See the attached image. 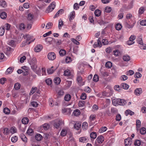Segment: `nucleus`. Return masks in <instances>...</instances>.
I'll return each mask as SVG.
<instances>
[{
	"instance_id": "54",
	"label": "nucleus",
	"mask_w": 146,
	"mask_h": 146,
	"mask_svg": "<svg viewBox=\"0 0 146 146\" xmlns=\"http://www.w3.org/2000/svg\"><path fill=\"white\" fill-rule=\"evenodd\" d=\"M99 80V76L96 74L94 75L93 78V80L95 82H97Z\"/></svg>"
},
{
	"instance_id": "20",
	"label": "nucleus",
	"mask_w": 146,
	"mask_h": 146,
	"mask_svg": "<svg viewBox=\"0 0 146 146\" xmlns=\"http://www.w3.org/2000/svg\"><path fill=\"white\" fill-rule=\"evenodd\" d=\"M36 139L38 141H40L42 138V136L39 134H36L35 136Z\"/></svg>"
},
{
	"instance_id": "37",
	"label": "nucleus",
	"mask_w": 146,
	"mask_h": 146,
	"mask_svg": "<svg viewBox=\"0 0 146 146\" xmlns=\"http://www.w3.org/2000/svg\"><path fill=\"white\" fill-rule=\"evenodd\" d=\"M85 102L84 101H80L78 103V106L80 107H82L84 106Z\"/></svg>"
},
{
	"instance_id": "34",
	"label": "nucleus",
	"mask_w": 146,
	"mask_h": 146,
	"mask_svg": "<svg viewBox=\"0 0 146 146\" xmlns=\"http://www.w3.org/2000/svg\"><path fill=\"white\" fill-rule=\"evenodd\" d=\"M90 137L91 138L95 139L97 137V134L96 133L92 132L90 134Z\"/></svg>"
},
{
	"instance_id": "51",
	"label": "nucleus",
	"mask_w": 146,
	"mask_h": 146,
	"mask_svg": "<svg viewBox=\"0 0 146 146\" xmlns=\"http://www.w3.org/2000/svg\"><path fill=\"white\" fill-rule=\"evenodd\" d=\"M102 42V44L104 45H107L109 43L107 39H103Z\"/></svg>"
},
{
	"instance_id": "49",
	"label": "nucleus",
	"mask_w": 146,
	"mask_h": 146,
	"mask_svg": "<svg viewBox=\"0 0 146 146\" xmlns=\"http://www.w3.org/2000/svg\"><path fill=\"white\" fill-rule=\"evenodd\" d=\"M141 123L139 120H137L136 121V128H139L141 126Z\"/></svg>"
},
{
	"instance_id": "31",
	"label": "nucleus",
	"mask_w": 146,
	"mask_h": 146,
	"mask_svg": "<svg viewBox=\"0 0 146 146\" xmlns=\"http://www.w3.org/2000/svg\"><path fill=\"white\" fill-rule=\"evenodd\" d=\"M140 133L142 135H144L146 133V129L143 127H142L140 130Z\"/></svg>"
},
{
	"instance_id": "30",
	"label": "nucleus",
	"mask_w": 146,
	"mask_h": 146,
	"mask_svg": "<svg viewBox=\"0 0 146 146\" xmlns=\"http://www.w3.org/2000/svg\"><path fill=\"white\" fill-rule=\"evenodd\" d=\"M82 128L84 129H86L88 127V123L87 122H84L82 125Z\"/></svg>"
},
{
	"instance_id": "47",
	"label": "nucleus",
	"mask_w": 146,
	"mask_h": 146,
	"mask_svg": "<svg viewBox=\"0 0 146 146\" xmlns=\"http://www.w3.org/2000/svg\"><path fill=\"white\" fill-rule=\"evenodd\" d=\"M18 140L17 137L15 136L13 137H12L11 138V141L12 142L15 143Z\"/></svg>"
},
{
	"instance_id": "61",
	"label": "nucleus",
	"mask_w": 146,
	"mask_h": 146,
	"mask_svg": "<svg viewBox=\"0 0 146 146\" xmlns=\"http://www.w3.org/2000/svg\"><path fill=\"white\" fill-rule=\"evenodd\" d=\"M136 37L135 36L131 35L129 38V40L131 42H133V41L135 39Z\"/></svg>"
},
{
	"instance_id": "24",
	"label": "nucleus",
	"mask_w": 146,
	"mask_h": 146,
	"mask_svg": "<svg viewBox=\"0 0 146 146\" xmlns=\"http://www.w3.org/2000/svg\"><path fill=\"white\" fill-rule=\"evenodd\" d=\"M21 87V85L19 83H17L14 84V88L15 90H19Z\"/></svg>"
},
{
	"instance_id": "14",
	"label": "nucleus",
	"mask_w": 146,
	"mask_h": 146,
	"mask_svg": "<svg viewBox=\"0 0 146 146\" xmlns=\"http://www.w3.org/2000/svg\"><path fill=\"white\" fill-rule=\"evenodd\" d=\"M81 127L80 123L76 122L74 125V127L77 130H78Z\"/></svg>"
},
{
	"instance_id": "32",
	"label": "nucleus",
	"mask_w": 146,
	"mask_h": 146,
	"mask_svg": "<svg viewBox=\"0 0 146 146\" xmlns=\"http://www.w3.org/2000/svg\"><path fill=\"white\" fill-rule=\"evenodd\" d=\"M5 32L4 27L3 26L1 27L0 28V36H3Z\"/></svg>"
},
{
	"instance_id": "15",
	"label": "nucleus",
	"mask_w": 146,
	"mask_h": 146,
	"mask_svg": "<svg viewBox=\"0 0 146 146\" xmlns=\"http://www.w3.org/2000/svg\"><path fill=\"white\" fill-rule=\"evenodd\" d=\"M20 137L23 141L25 142H27V139L24 134H21L20 135Z\"/></svg>"
},
{
	"instance_id": "13",
	"label": "nucleus",
	"mask_w": 146,
	"mask_h": 146,
	"mask_svg": "<svg viewBox=\"0 0 146 146\" xmlns=\"http://www.w3.org/2000/svg\"><path fill=\"white\" fill-rule=\"evenodd\" d=\"M64 12V10L63 9H60L58 10V11L56 13V14L54 15V18H55L58 17L60 14H62V13Z\"/></svg>"
},
{
	"instance_id": "45",
	"label": "nucleus",
	"mask_w": 146,
	"mask_h": 146,
	"mask_svg": "<svg viewBox=\"0 0 146 146\" xmlns=\"http://www.w3.org/2000/svg\"><path fill=\"white\" fill-rule=\"evenodd\" d=\"M53 24L52 23L49 22L46 26V28L47 29H49L52 27Z\"/></svg>"
},
{
	"instance_id": "11",
	"label": "nucleus",
	"mask_w": 146,
	"mask_h": 146,
	"mask_svg": "<svg viewBox=\"0 0 146 146\" xmlns=\"http://www.w3.org/2000/svg\"><path fill=\"white\" fill-rule=\"evenodd\" d=\"M14 69V68L10 67L7 68L5 72L6 74H11L13 71Z\"/></svg>"
},
{
	"instance_id": "36",
	"label": "nucleus",
	"mask_w": 146,
	"mask_h": 146,
	"mask_svg": "<svg viewBox=\"0 0 146 146\" xmlns=\"http://www.w3.org/2000/svg\"><path fill=\"white\" fill-rule=\"evenodd\" d=\"M73 114L75 116H78L80 114V112L78 110H76L74 111Z\"/></svg>"
},
{
	"instance_id": "52",
	"label": "nucleus",
	"mask_w": 146,
	"mask_h": 146,
	"mask_svg": "<svg viewBox=\"0 0 146 146\" xmlns=\"http://www.w3.org/2000/svg\"><path fill=\"white\" fill-rule=\"evenodd\" d=\"M87 140L86 139L85 137H82L80 138L79 139V141L81 142L84 143Z\"/></svg>"
},
{
	"instance_id": "35",
	"label": "nucleus",
	"mask_w": 146,
	"mask_h": 146,
	"mask_svg": "<svg viewBox=\"0 0 146 146\" xmlns=\"http://www.w3.org/2000/svg\"><path fill=\"white\" fill-rule=\"evenodd\" d=\"M46 41L47 42L49 43L50 44H51V42L53 40L52 38L51 37H48L45 38Z\"/></svg>"
},
{
	"instance_id": "22",
	"label": "nucleus",
	"mask_w": 146,
	"mask_h": 146,
	"mask_svg": "<svg viewBox=\"0 0 146 146\" xmlns=\"http://www.w3.org/2000/svg\"><path fill=\"white\" fill-rule=\"evenodd\" d=\"M71 98V96L69 94H67L64 97V100L67 101H69L70 100Z\"/></svg>"
},
{
	"instance_id": "12",
	"label": "nucleus",
	"mask_w": 146,
	"mask_h": 146,
	"mask_svg": "<svg viewBox=\"0 0 146 146\" xmlns=\"http://www.w3.org/2000/svg\"><path fill=\"white\" fill-rule=\"evenodd\" d=\"M145 11V8L144 7H140L138 11L139 16H140Z\"/></svg>"
},
{
	"instance_id": "26",
	"label": "nucleus",
	"mask_w": 146,
	"mask_h": 146,
	"mask_svg": "<svg viewBox=\"0 0 146 146\" xmlns=\"http://www.w3.org/2000/svg\"><path fill=\"white\" fill-rule=\"evenodd\" d=\"M122 88L125 89H127L129 88V86L126 83H122L121 84Z\"/></svg>"
},
{
	"instance_id": "6",
	"label": "nucleus",
	"mask_w": 146,
	"mask_h": 146,
	"mask_svg": "<svg viewBox=\"0 0 146 146\" xmlns=\"http://www.w3.org/2000/svg\"><path fill=\"white\" fill-rule=\"evenodd\" d=\"M104 141V139L103 136L100 135L98 137L96 141L102 144V143Z\"/></svg>"
},
{
	"instance_id": "10",
	"label": "nucleus",
	"mask_w": 146,
	"mask_h": 146,
	"mask_svg": "<svg viewBox=\"0 0 146 146\" xmlns=\"http://www.w3.org/2000/svg\"><path fill=\"white\" fill-rule=\"evenodd\" d=\"M123 59L124 61H129L130 60V57L128 55L126 54L123 56Z\"/></svg>"
},
{
	"instance_id": "9",
	"label": "nucleus",
	"mask_w": 146,
	"mask_h": 146,
	"mask_svg": "<svg viewBox=\"0 0 146 146\" xmlns=\"http://www.w3.org/2000/svg\"><path fill=\"white\" fill-rule=\"evenodd\" d=\"M23 36L24 37V39H26L25 42V41H24L23 42L24 43L25 45H26V44H29L30 43V42H29L28 43L27 42V41L29 40L30 39V38L29 36L28 35H26L25 36Z\"/></svg>"
},
{
	"instance_id": "43",
	"label": "nucleus",
	"mask_w": 146,
	"mask_h": 146,
	"mask_svg": "<svg viewBox=\"0 0 146 146\" xmlns=\"http://www.w3.org/2000/svg\"><path fill=\"white\" fill-rule=\"evenodd\" d=\"M134 144L135 146H139L141 145V141L139 140H137L135 141Z\"/></svg>"
},
{
	"instance_id": "28",
	"label": "nucleus",
	"mask_w": 146,
	"mask_h": 146,
	"mask_svg": "<svg viewBox=\"0 0 146 146\" xmlns=\"http://www.w3.org/2000/svg\"><path fill=\"white\" fill-rule=\"evenodd\" d=\"M53 68V66H52L50 68H49L47 70V73L49 74H51L53 73L54 70H53L52 68Z\"/></svg>"
},
{
	"instance_id": "56",
	"label": "nucleus",
	"mask_w": 146,
	"mask_h": 146,
	"mask_svg": "<svg viewBox=\"0 0 146 146\" xmlns=\"http://www.w3.org/2000/svg\"><path fill=\"white\" fill-rule=\"evenodd\" d=\"M71 41L75 44H76V45H78L80 44V42L76 40V39L74 38H72L71 39Z\"/></svg>"
},
{
	"instance_id": "21",
	"label": "nucleus",
	"mask_w": 146,
	"mask_h": 146,
	"mask_svg": "<svg viewBox=\"0 0 146 146\" xmlns=\"http://www.w3.org/2000/svg\"><path fill=\"white\" fill-rule=\"evenodd\" d=\"M60 78L58 77L56 78L54 80V82L56 84H58L60 83Z\"/></svg>"
},
{
	"instance_id": "25",
	"label": "nucleus",
	"mask_w": 146,
	"mask_h": 146,
	"mask_svg": "<svg viewBox=\"0 0 146 146\" xmlns=\"http://www.w3.org/2000/svg\"><path fill=\"white\" fill-rule=\"evenodd\" d=\"M7 13L5 12H3L0 15V17L3 19H5L7 17Z\"/></svg>"
},
{
	"instance_id": "16",
	"label": "nucleus",
	"mask_w": 146,
	"mask_h": 146,
	"mask_svg": "<svg viewBox=\"0 0 146 146\" xmlns=\"http://www.w3.org/2000/svg\"><path fill=\"white\" fill-rule=\"evenodd\" d=\"M29 120L27 117H24L21 120V122L23 124H26L28 123Z\"/></svg>"
},
{
	"instance_id": "63",
	"label": "nucleus",
	"mask_w": 146,
	"mask_h": 146,
	"mask_svg": "<svg viewBox=\"0 0 146 146\" xmlns=\"http://www.w3.org/2000/svg\"><path fill=\"white\" fill-rule=\"evenodd\" d=\"M140 47L141 49H146V45L143 43V44H140Z\"/></svg>"
},
{
	"instance_id": "23",
	"label": "nucleus",
	"mask_w": 146,
	"mask_h": 146,
	"mask_svg": "<svg viewBox=\"0 0 146 146\" xmlns=\"http://www.w3.org/2000/svg\"><path fill=\"white\" fill-rule=\"evenodd\" d=\"M59 54L61 56H63L65 55L66 51L64 49H61L59 51Z\"/></svg>"
},
{
	"instance_id": "50",
	"label": "nucleus",
	"mask_w": 146,
	"mask_h": 146,
	"mask_svg": "<svg viewBox=\"0 0 146 146\" xmlns=\"http://www.w3.org/2000/svg\"><path fill=\"white\" fill-rule=\"evenodd\" d=\"M81 99L83 100H84L86 99V95L84 93H82L80 96Z\"/></svg>"
},
{
	"instance_id": "42",
	"label": "nucleus",
	"mask_w": 146,
	"mask_h": 146,
	"mask_svg": "<svg viewBox=\"0 0 146 146\" xmlns=\"http://www.w3.org/2000/svg\"><path fill=\"white\" fill-rule=\"evenodd\" d=\"M125 113L127 115L128 114L132 115L134 114V113L131 110H128L126 111L125 112Z\"/></svg>"
},
{
	"instance_id": "58",
	"label": "nucleus",
	"mask_w": 146,
	"mask_h": 146,
	"mask_svg": "<svg viewBox=\"0 0 146 146\" xmlns=\"http://www.w3.org/2000/svg\"><path fill=\"white\" fill-rule=\"evenodd\" d=\"M49 127L50 125L48 124L45 123L43 125V127L45 130L48 129L49 128Z\"/></svg>"
},
{
	"instance_id": "1",
	"label": "nucleus",
	"mask_w": 146,
	"mask_h": 146,
	"mask_svg": "<svg viewBox=\"0 0 146 146\" xmlns=\"http://www.w3.org/2000/svg\"><path fill=\"white\" fill-rule=\"evenodd\" d=\"M112 103L115 106L117 105L124 106L126 103V101L123 99H114L112 100Z\"/></svg>"
},
{
	"instance_id": "18",
	"label": "nucleus",
	"mask_w": 146,
	"mask_h": 146,
	"mask_svg": "<svg viewBox=\"0 0 146 146\" xmlns=\"http://www.w3.org/2000/svg\"><path fill=\"white\" fill-rule=\"evenodd\" d=\"M0 6L3 7H6L7 6L6 2L2 0H0Z\"/></svg>"
},
{
	"instance_id": "4",
	"label": "nucleus",
	"mask_w": 146,
	"mask_h": 146,
	"mask_svg": "<svg viewBox=\"0 0 146 146\" xmlns=\"http://www.w3.org/2000/svg\"><path fill=\"white\" fill-rule=\"evenodd\" d=\"M48 59L51 60H54L56 57V56L55 54L53 52H50L47 55Z\"/></svg>"
},
{
	"instance_id": "33",
	"label": "nucleus",
	"mask_w": 146,
	"mask_h": 146,
	"mask_svg": "<svg viewBox=\"0 0 146 146\" xmlns=\"http://www.w3.org/2000/svg\"><path fill=\"white\" fill-rule=\"evenodd\" d=\"M105 66L106 68H111L112 66V63L111 62L108 61L106 62Z\"/></svg>"
},
{
	"instance_id": "19",
	"label": "nucleus",
	"mask_w": 146,
	"mask_h": 146,
	"mask_svg": "<svg viewBox=\"0 0 146 146\" xmlns=\"http://www.w3.org/2000/svg\"><path fill=\"white\" fill-rule=\"evenodd\" d=\"M75 13L74 11H72L70 14L69 21L71 22V20L74 19L75 17Z\"/></svg>"
},
{
	"instance_id": "7",
	"label": "nucleus",
	"mask_w": 146,
	"mask_h": 146,
	"mask_svg": "<svg viewBox=\"0 0 146 146\" xmlns=\"http://www.w3.org/2000/svg\"><path fill=\"white\" fill-rule=\"evenodd\" d=\"M42 48L41 45H38L35 48V51L36 52H39L41 50Z\"/></svg>"
},
{
	"instance_id": "39",
	"label": "nucleus",
	"mask_w": 146,
	"mask_h": 146,
	"mask_svg": "<svg viewBox=\"0 0 146 146\" xmlns=\"http://www.w3.org/2000/svg\"><path fill=\"white\" fill-rule=\"evenodd\" d=\"M15 41L13 40H11V41L9 42V44L13 47L15 46Z\"/></svg>"
},
{
	"instance_id": "8",
	"label": "nucleus",
	"mask_w": 146,
	"mask_h": 146,
	"mask_svg": "<svg viewBox=\"0 0 146 146\" xmlns=\"http://www.w3.org/2000/svg\"><path fill=\"white\" fill-rule=\"evenodd\" d=\"M142 92V90L141 88H137L134 91V94L136 95H139Z\"/></svg>"
},
{
	"instance_id": "46",
	"label": "nucleus",
	"mask_w": 146,
	"mask_h": 146,
	"mask_svg": "<svg viewBox=\"0 0 146 146\" xmlns=\"http://www.w3.org/2000/svg\"><path fill=\"white\" fill-rule=\"evenodd\" d=\"M33 129H29L27 130V133L29 135H31L33 133Z\"/></svg>"
},
{
	"instance_id": "59",
	"label": "nucleus",
	"mask_w": 146,
	"mask_h": 146,
	"mask_svg": "<svg viewBox=\"0 0 146 146\" xmlns=\"http://www.w3.org/2000/svg\"><path fill=\"white\" fill-rule=\"evenodd\" d=\"M33 15L31 13H29L28 15L27 19L29 20H31L33 17Z\"/></svg>"
},
{
	"instance_id": "48",
	"label": "nucleus",
	"mask_w": 146,
	"mask_h": 146,
	"mask_svg": "<svg viewBox=\"0 0 146 146\" xmlns=\"http://www.w3.org/2000/svg\"><path fill=\"white\" fill-rule=\"evenodd\" d=\"M134 73V72L133 71L131 70H130L126 72V74L127 75L131 76L133 75Z\"/></svg>"
},
{
	"instance_id": "57",
	"label": "nucleus",
	"mask_w": 146,
	"mask_h": 146,
	"mask_svg": "<svg viewBox=\"0 0 146 146\" xmlns=\"http://www.w3.org/2000/svg\"><path fill=\"white\" fill-rule=\"evenodd\" d=\"M45 81L46 83L48 85H50L52 83V80L50 78H48L46 79Z\"/></svg>"
},
{
	"instance_id": "5",
	"label": "nucleus",
	"mask_w": 146,
	"mask_h": 146,
	"mask_svg": "<svg viewBox=\"0 0 146 146\" xmlns=\"http://www.w3.org/2000/svg\"><path fill=\"white\" fill-rule=\"evenodd\" d=\"M131 139L128 137L125 140V143L126 146H130L132 143Z\"/></svg>"
},
{
	"instance_id": "53",
	"label": "nucleus",
	"mask_w": 146,
	"mask_h": 146,
	"mask_svg": "<svg viewBox=\"0 0 146 146\" xmlns=\"http://www.w3.org/2000/svg\"><path fill=\"white\" fill-rule=\"evenodd\" d=\"M70 75V72L69 70H67L64 71V76H69Z\"/></svg>"
},
{
	"instance_id": "17",
	"label": "nucleus",
	"mask_w": 146,
	"mask_h": 146,
	"mask_svg": "<svg viewBox=\"0 0 146 146\" xmlns=\"http://www.w3.org/2000/svg\"><path fill=\"white\" fill-rule=\"evenodd\" d=\"M62 124V121L60 120L58 121V122L54 124V126L56 129H58L60 125Z\"/></svg>"
},
{
	"instance_id": "55",
	"label": "nucleus",
	"mask_w": 146,
	"mask_h": 146,
	"mask_svg": "<svg viewBox=\"0 0 146 146\" xmlns=\"http://www.w3.org/2000/svg\"><path fill=\"white\" fill-rule=\"evenodd\" d=\"M141 74L139 72H137L135 74V78H138L141 77Z\"/></svg>"
},
{
	"instance_id": "44",
	"label": "nucleus",
	"mask_w": 146,
	"mask_h": 146,
	"mask_svg": "<svg viewBox=\"0 0 146 146\" xmlns=\"http://www.w3.org/2000/svg\"><path fill=\"white\" fill-rule=\"evenodd\" d=\"M122 27V26L119 23L117 24L115 26V28L117 30H119L121 29Z\"/></svg>"
},
{
	"instance_id": "27",
	"label": "nucleus",
	"mask_w": 146,
	"mask_h": 146,
	"mask_svg": "<svg viewBox=\"0 0 146 146\" xmlns=\"http://www.w3.org/2000/svg\"><path fill=\"white\" fill-rule=\"evenodd\" d=\"M63 21L61 19H60L59 20L58 25V27L59 29H61V27L63 26Z\"/></svg>"
},
{
	"instance_id": "29",
	"label": "nucleus",
	"mask_w": 146,
	"mask_h": 146,
	"mask_svg": "<svg viewBox=\"0 0 146 146\" xmlns=\"http://www.w3.org/2000/svg\"><path fill=\"white\" fill-rule=\"evenodd\" d=\"M101 11L98 9L96 10L94 12V14L95 16L97 17L100 16L101 14Z\"/></svg>"
},
{
	"instance_id": "3",
	"label": "nucleus",
	"mask_w": 146,
	"mask_h": 146,
	"mask_svg": "<svg viewBox=\"0 0 146 146\" xmlns=\"http://www.w3.org/2000/svg\"><path fill=\"white\" fill-rule=\"evenodd\" d=\"M55 5L54 2L52 3L48 6L46 10V13H49L51 12L55 8Z\"/></svg>"
},
{
	"instance_id": "38",
	"label": "nucleus",
	"mask_w": 146,
	"mask_h": 146,
	"mask_svg": "<svg viewBox=\"0 0 146 146\" xmlns=\"http://www.w3.org/2000/svg\"><path fill=\"white\" fill-rule=\"evenodd\" d=\"M67 132L66 130L63 129L61 132L60 134L62 136H64L67 134Z\"/></svg>"
},
{
	"instance_id": "2",
	"label": "nucleus",
	"mask_w": 146,
	"mask_h": 146,
	"mask_svg": "<svg viewBox=\"0 0 146 146\" xmlns=\"http://www.w3.org/2000/svg\"><path fill=\"white\" fill-rule=\"evenodd\" d=\"M36 62L37 61L36 59L35 58H33L32 59L31 62L30 63L31 68L34 72H35L36 71L37 67Z\"/></svg>"
},
{
	"instance_id": "40",
	"label": "nucleus",
	"mask_w": 146,
	"mask_h": 146,
	"mask_svg": "<svg viewBox=\"0 0 146 146\" xmlns=\"http://www.w3.org/2000/svg\"><path fill=\"white\" fill-rule=\"evenodd\" d=\"M137 42L140 44H143V42L141 36L139 37L137 39Z\"/></svg>"
},
{
	"instance_id": "64",
	"label": "nucleus",
	"mask_w": 146,
	"mask_h": 146,
	"mask_svg": "<svg viewBox=\"0 0 146 146\" xmlns=\"http://www.w3.org/2000/svg\"><path fill=\"white\" fill-rule=\"evenodd\" d=\"M140 24L142 26H146V19L142 20L140 22Z\"/></svg>"
},
{
	"instance_id": "41",
	"label": "nucleus",
	"mask_w": 146,
	"mask_h": 146,
	"mask_svg": "<svg viewBox=\"0 0 146 146\" xmlns=\"http://www.w3.org/2000/svg\"><path fill=\"white\" fill-rule=\"evenodd\" d=\"M3 112L5 114H9L10 113V110L8 108H5L3 110Z\"/></svg>"
},
{
	"instance_id": "60",
	"label": "nucleus",
	"mask_w": 146,
	"mask_h": 146,
	"mask_svg": "<svg viewBox=\"0 0 146 146\" xmlns=\"http://www.w3.org/2000/svg\"><path fill=\"white\" fill-rule=\"evenodd\" d=\"M111 7H106L105 8V11L107 13H109L111 12Z\"/></svg>"
},
{
	"instance_id": "62",
	"label": "nucleus",
	"mask_w": 146,
	"mask_h": 146,
	"mask_svg": "<svg viewBox=\"0 0 146 146\" xmlns=\"http://www.w3.org/2000/svg\"><path fill=\"white\" fill-rule=\"evenodd\" d=\"M25 26L23 23H21L19 25V28L21 30H23L25 28Z\"/></svg>"
}]
</instances>
